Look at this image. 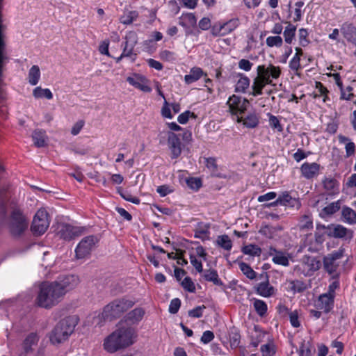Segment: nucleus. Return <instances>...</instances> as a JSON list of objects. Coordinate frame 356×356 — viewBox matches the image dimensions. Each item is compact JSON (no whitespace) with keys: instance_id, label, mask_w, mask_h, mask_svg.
<instances>
[{"instance_id":"61","label":"nucleus","mask_w":356,"mask_h":356,"mask_svg":"<svg viewBox=\"0 0 356 356\" xmlns=\"http://www.w3.org/2000/svg\"><path fill=\"white\" fill-rule=\"evenodd\" d=\"M261 352L262 356H273L275 354L274 346L270 343L262 345L261 346Z\"/></svg>"},{"instance_id":"10","label":"nucleus","mask_w":356,"mask_h":356,"mask_svg":"<svg viewBox=\"0 0 356 356\" xmlns=\"http://www.w3.org/2000/svg\"><path fill=\"white\" fill-rule=\"evenodd\" d=\"M97 242V237L95 235H89L83 238L75 248L76 258L80 259L90 255L93 247Z\"/></svg>"},{"instance_id":"24","label":"nucleus","mask_w":356,"mask_h":356,"mask_svg":"<svg viewBox=\"0 0 356 356\" xmlns=\"http://www.w3.org/2000/svg\"><path fill=\"white\" fill-rule=\"evenodd\" d=\"M271 84L270 83L262 79V78L256 76L252 81L251 86V91L249 95L253 97H257L263 94V89L266 85Z\"/></svg>"},{"instance_id":"5","label":"nucleus","mask_w":356,"mask_h":356,"mask_svg":"<svg viewBox=\"0 0 356 356\" xmlns=\"http://www.w3.org/2000/svg\"><path fill=\"white\" fill-rule=\"evenodd\" d=\"M344 252V248H340L323 257V269L330 276L335 275L336 278L340 277L339 260L343 257Z\"/></svg>"},{"instance_id":"11","label":"nucleus","mask_w":356,"mask_h":356,"mask_svg":"<svg viewBox=\"0 0 356 356\" xmlns=\"http://www.w3.org/2000/svg\"><path fill=\"white\" fill-rule=\"evenodd\" d=\"M47 216L48 213L44 210L40 209L36 212L31 225V231L35 234L41 235L47 231L49 225Z\"/></svg>"},{"instance_id":"29","label":"nucleus","mask_w":356,"mask_h":356,"mask_svg":"<svg viewBox=\"0 0 356 356\" xmlns=\"http://www.w3.org/2000/svg\"><path fill=\"white\" fill-rule=\"evenodd\" d=\"M303 264L308 266L309 271L314 273L321 267V261L315 257L305 255L301 259Z\"/></svg>"},{"instance_id":"16","label":"nucleus","mask_w":356,"mask_h":356,"mask_svg":"<svg viewBox=\"0 0 356 356\" xmlns=\"http://www.w3.org/2000/svg\"><path fill=\"white\" fill-rule=\"evenodd\" d=\"M256 293L264 298H269L275 294L276 289L269 283V276L266 275V280L259 283L254 287Z\"/></svg>"},{"instance_id":"23","label":"nucleus","mask_w":356,"mask_h":356,"mask_svg":"<svg viewBox=\"0 0 356 356\" xmlns=\"http://www.w3.org/2000/svg\"><path fill=\"white\" fill-rule=\"evenodd\" d=\"M145 314L143 308L136 307L124 316V321L130 324H137L143 319Z\"/></svg>"},{"instance_id":"40","label":"nucleus","mask_w":356,"mask_h":356,"mask_svg":"<svg viewBox=\"0 0 356 356\" xmlns=\"http://www.w3.org/2000/svg\"><path fill=\"white\" fill-rule=\"evenodd\" d=\"M296 26L291 23L288 24V26L285 27L283 35L284 37V41L287 44H291L293 38L296 35Z\"/></svg>"},{"instance_id":"31","label":"nucleus","mask_w":356,"mask_h":356,"mask_svg":"<svg viewBox=\"0 0 356 356\" xmlns=\"http://www.w3.org/2000/svg\"><path fill=\"white\" fill-rule=\"evenodd\" d=\"M39 337L36 332L29 334L23 341L22 347L26 353L32 350V346L37 345Z\"/></svg>"},{"instance_id":"47","label":"nucleus","mask_w":356,"mask_h":356,"mask_svg":"<svg viewBox=\"0 0 356 356\" xmlns=\"http://www.w3.org/2000/svg\"><path fill=\"white\" fill-rule=\"evenodd\" d=\"M186 183L188 188L195 191H197L202 186V179L198 177L186 178Z\"/></svg>"},{"instance_id":"60","label":"nucleus","mask_w":356,"mask_h":356,"mask_svg":"<svg viewBox=\"0 0 356 356\" xmlns=\"http://www.w3.org/2000/svg\"><path fill=\"white\" fill-rule=\"evenodd\" d=\"M181 286L186 291L190 293H193L195 291V284L190 277H186L184 279V280L181 282Z\"/></svg>"},{"instance_id":"36","label":"nucleus","mask_w":356,"mask_h":356,"mask_svg":"<svg viewBox=\"0 0 356 356\" xmlns=\"http://www.w3.org/2000/svg\"><path fill=\"white\" fill-rule=\"evenodd\" d=\"M216 243L218 246L227 251H230L232 248V241L227 234L218 236Z\"/></svg>"},{"instance_id":"59","label":"nucleus","mask_w":356,"mask_h":356,"mask_svg":"<svg viewBox=\"0 0 356 356\" xmlns=\"http://www.w3.org/2000/svg\"><path fill=\"white\" fill-rule=\"evenodd\" d=\"M181 300L178 298H173L170 303L168 312L172 314H175L178 312L181 307Z\"/></svg>"},{"instance_id":"45","label":"nucleus","mask_w":356,"mask_h":356,"mask_svg":"<svg viewBox=\"0 0 356 356\" xmlns=\"http://www.w3.org/2000/svg\"><path fill=\"white\" fill-rule=\"evenodd\" d=\"M127 81L132 86L136 88H138L140 86L141 82H147L148 80L145 76L140 75L138 74H134V77L128 76L127 78Z\"/></svg>"},{"instance_id":"30","label":"nucleus","mask_w":356,"mask_h":356,"mask_svg":"<svg viewBox=\"0 0 356 356\" xmlns=\"http://www.w3.org/2000/svg\"><path fill=\"white\" fill-rule=\"evenodd\" d=\"M204 72L198 67H192L188 74L184 76V81L186 84H191L198 81L203 75Z\"/></svg>"},{"instance_id":"26","label":"nucleus","mask_w":356,"mask_h":356,"mask_svg":"<svg viewBox=\"0 0 356 356\" xmlns=\"http://www.w3.org/2000/svg\"><path fill=\"white\" fill-rule=\"evenodd\" d=\"M179 25L185 28L186 29H188L190 27H195L197 24V19L194 14L193 13H184L181 17L179 18ZM186 35H189L191 33L186 30Z\"/></svg>"},{"instance_id":"15","label":"nucleus","mask_w":356,"mask_h":356,"mask_svg":"<svg viewBox=\"0 0 356 356\" xmlns=\"http://www.w3.org/2000/svg\"><path fill=\"white\" fill-rule=\"evenodd\" d=\"M334 298L326 293L320 295L316 303V307L323 310L326 314L330 312L334 308Z\"/></svg>"},{"instance_id":"19","label":"nucleus","mask_w":356,"mask_h":356,"mask_svg":"<svg viewBox=\"0 0 356 356\" xmlns=\"http://www.w3.org/2000/svg\"><path fill=\"white\" fill-rule=\"evenodd\" d=\"M79 280L78 276L74 275H68L58 282V285L63 289L64 296L68 291L74 289L79 284Z\"/></svg>"},{"instance_id":"13","label":"nucleus","mask_w":356,"mask_h":356,"mask_svg":"<svg viewBox=\"0 0 356 356\" xmlns=\"http://www.w3.org/2000/svg\"><path fill=\"white\" fill-rule=\"evenodd\" d=\"M168 144L172 159L178 158L182 152L181 143L177 134L172 131L168 134Z\"/></svg>"},{"instance_id":"42","label":"nucleus","mask_w":356,"mask_h":356,"mask_svg":"<svg viewBox=\"0 0 356 356\" xmlns=\"http://www.w3.org/2000/svg\"><path fill=\"white\" fill-rule=\"evenodd\" d=\"M239 24L238 18H233L227 22H222L223 33H225V35L235 30L239 26Z\"/></svg>"},{"instance_id":"58","label":"nucleus","mask_w":356,"mask_h":356,"mask_svg":"<svg viewBox=\"0 0 356 356\" xmlns=\"http://www.w3.org/2000/svg\"><path fill=\"white\" fill-rule=\"evenodd\" d=\"M206 309V306L202 305L200 306H197L193 309L188 311V316L191 318H201L203 316V310Z\"/></svg>"},{"instance_id":"63","label":"nucleus","mask_w":356,"mask_h":356,"mask_svg":"<svg viewBox=\"0 0 356 356\" xmlns=\"http://www.w3.org/2000/svg\"><path fill=\"white\" fill-rule=\"evenodd\" d=\"M269 71L270 79H277L280 77L281 74V69L279 66H275L272 64H270L268 67Z\"/></svg>"},{"instance_id":"34","label":"nucleus","mask_w":356,"mask_h":356,"mask_svg":"<svg viewBox=\"0 0 356 356\" xmlns=\"http://www.w3.org/2000/svg\"><path fill=\"white\" fill-rule=\"evenodd\" d=\"M341 215L344 222L350 225L356 223V212L350 207L344 206L342 209Z\"/></svg>"},{"instance_id":"3","label":"nucleus","mask_w":356,"mask_h":356,"mask_svg":"<svg viewBox=\"0 0 356 356\" xmlns=\"http://www.w3.org/2000/svg\"><path fill=\"white\" fill-rule=\"evenodd\" d=\"M76 323L72 316L66 317L58 322L49 334L51 343L57 345L68 339L73 333Z\"/></svg>"},{"instance_id":"52","label":"nucleus","mask_w":356,"mask_h":356,"mask_svg":"<svg viewBox=\"0 0 356 356\" xmlns=\"http://www.w3.org/2000/svg\"><path fill=\"white\" fill-rule=\"evenodd\" d=\"M299 43L302 47H306L310 43L308 39L309 33L307 29L301 28L298 31Z\"/></svg>"},{"instance_id":"25","label":"nucleus","mask_w":356,"mask_h":356,"mask_svg":"<svg viewBox=\"0 0 356 356\" xmlns=\"http://www.w3.org/2000/svg\"><path fill=\"white\" fill-rule=\"evenodd\" d=\"M205 164L207 168L211 172L212 177L220 178V179H227L228 176L225 174H223L218 170V166L216 162V159L213 157H209L205 159Z\"/></svg>"},{"instance_id":"6","label":"nucleus","mask_w":356,"mask_h":356,"mask_svg":"<svg viewBox=\"0 0 356 356\" xmlns=\"http://www.w3.org/2000/svg\"><path fill=\"white\" fill-rule=\"evenodd\" d=\"M28 225V220L20 209H15L12 211L8 229L13 237L16 238L22 236L27 229Z\"/></svg>"},{"instance_id":"4","label":"nucleus","mask_w":356,"mask_h":356,"mask_svg":"<svg viewBox=\"0 0 356 356\" xmlns=\"http://www.w3.org/2000/svg\"><path fill=\"white\" fill-rule=\"evenodd\" d=\"M135 305V301L125 296L115 299L106 305L102 313L105 321H112L120 318L124 312Z\"/></svg>"},{"instance_id":"37","label":"nucleus","mask_w":356,"mask_h":356,"mask_svg":"<svg viewBox=\"0 0 356 356\" xmlns=\"http://www.w3.org/2000/svg\"><path fill=\"white\" fill-rule=\"evenodd\" d=\"M33 95L35 98H46L47 99H51L53 94L49 88H42L38 86L33 89Z\"/></svg>"},{"instance_id":"1","label":"nucleus","mask_w":356,"mask_h":356,"mask_svg":"<svg viewBox=\"0 0 356 356\" xmlns=\"http://www.w3.org/2000/svg\"><path fill=\"white\" fill-rule=\"evenodd\" d=\"M63 298V290L58 281L42 282L35 299V305L40 308L49 309L58 305Z\"/></svg>"},{"instance_id":"38","label":"nucleus","mask_w":356,"mask_h":356,"mask_svg":"<svg viewBox=\"0 0 356 356\" xmlns=\"http://www.w3.org/2000/svg\"><path fill=\"white\" fill-rule=\"evenodd\" d=\"M244 254L250 255L252 257H259L261 254V248L256 244H249L245 245L241 249Z\"/></svg>"},{"instance_id":"39","label":"nucleus","mask_w":356,"mask_h":356,"mask_svg":"<svg viewBox=\"0 0 356 356\" xmlns=\"http://www.w3.org/2000/svg\"><path fill=\"white\" fill-rule=\"evenodd\" d=\"M40 77V71L38 65H33L29 72V82L31 86L38 84Z\"/></svg>"},{"instance_id":"2","label":"nucleus","mask_w":356,"mask_h":356,"mask_svg":"<svg viewBox=\"0 0 356 356\" xmlns=\"http://www.w3.org/2000/svg\"><path fill=\"white\" fill-rule=\"evenodd\" d=\"M134 330L120 327L108 335L104 341V348L109 353L126 348L134 343Z\"/></svg>"},{"instance_id":"27","label":"nucleus","mask_w":356,"mask_h":356,"mask_svg":"<svg viewBox=\"0 0 356 356\" xmlns=\"http://www.w3.org/2000/svg\"><path fill=\"white\" fill-rule=\"evenodd\" d=\"M236 76L239 79L235 85V92L246 93L250 85V79L243 73H238Z\"/></svg>"},{"instance_id":"43","label":"nucleus","mask_w":356,"mask_h":356,"mask_svg":"<svg viewBox=\"0 0 356 356\" xmlns=\"http://www.w3.org/2000/svg\"><path fill=\"white\" fill-rule=\"evenodd\" d=\"M289 287L291 291L296 293H302L307 289L306 284L301 280H295L289 282Z\"/></svg>"},{"instance_id":"57","label":"nucleus","mask_w":356,"mask_h":356,"mask_svg":"<svg viewBox=\"0 0 356 356\" xmlns=\"http://www.w3.org/2000/svg\"><path fill=\"white\" fill-rule=\"evenodd\" d=\"M267 115L269 117L268 122L270 127L274 129L277 130L278 131H282L283 127L280 124L279 119L270 113H268Z\"/></svg>"},{"instance_id":"55","label":"nucleus","mask_w":356,"mask_h":356,"mask_svg":"<svg viewBox=\"0 0 356 356\" xmlns=\"http://www.w3.org/2000/svg\"><path fill=\"white\" fill-rule=\"evenodd\" d=\"M190 118L196 119L197 116L193 112H191L190 111H186L178 116L177 121L179 122V123L181 124H185L188 122Z\"/></svg>"},{"instance_id":"56","label":"nucleus","mask_w":356,"mask_h":356,"mask_svg":"<svg viewBox=\"0 0 356 356\" xmlns=\"http://www.w3.org/2000/svg\"><path fill=\"white\" fill-rule=\"evenodd\" d=\"M283 44V40L281 36H269L266 38V44L270 47H280Z\"/></svg>"},{"instance_id":"12","label":"nucleus","mask_w":356,"mask_h":356,"mask_svg":"<svg viewBox=\"0 0 356 356\" xmlns=\"http://www.w3.org/2000/svg\"><path fill=\"white\" fill-rule=\"evenodd\" d=\"M125 42H122V56H127L131 58L133 62L136 59V54L134 53V49L137 44V37L135 33H129L125 37Z\"/></svg>"},{"instance_id":"64","label":"nucleus","mask_w":356,"mask_h":356,"mask_svg":"<svg viewBox=\"0 0 356 356\" xmlns=\"http://www.w3.org/2000/svg\"><path fill=\"white\" fill-rule=\"evenodd\" d=\"M8 207L7 204L3 200H0V224L3 225L7 218Z\"/></svg>"},{"instance_id":"35","label":"nucleus","mask_w":356,"mask_h":356,"mask_svg":"<svg viewBox=\"0 0 356 356\" xmlns=\"http://www.w3.org/2000/svg\"><path fill=\"white\" fill-rule=\"evenodd\" d=\"M296 54L289 62V67L293 71H298L300 67V56L303 54V51L300 47H296Z\"/></svg>"},{"instance_id":"20","label":"nucleus","mask_w":356,"mask_h":356,"mask_svg":"<svg viewBox=\"0 0 356 356\" xmlns=\"http://www.w3.org/2000/svg\"><path fill=\"white\" fill-rule=\"evenodd\" d=\"M280 204L298 209L301 202L298 198L293 197L289 191H284L279 195Z\"/></svg>"},{"instance_id":"49","label":"nucleus","mask_w":356,"mask_h":356,"mask_svg":"<svg viewBox=\"0 0 356 356\" xmlns=\"http://www.w3.org/2000/svg\"><path fill=\"white\" fill-rule=\"evenodd\" d=\"M159 57L161 60L167 62L173 63L176 61L177 56L174 51L169 50H162L159 53Z\"/></svg>"},{"instance_id":"50","label":"nucleus","mask_w":356,"mask_h":356,"mask_svg":"<svg viewBox=\"0 0 356 356\" xmlns=\"http://www.w3.org/2000/svg\"><path fill=\"white\" fill-rule=\"evenodd\" d=\"M300 228L302 230H310L313 228V220L310 216L304 215L300 221Z\"/></svg>"},{"instance_id":"17","label":"nucleus","mask_w":356,"mask_h":356,"mask_svg":"<svg viewBox=\"0 0 356 356\" xmlns=\"http://www.w3.org/2000/svg\"><path fill=\"white\" fill-rule=\"evenodd\" d=\"M320 168L321 165L317 163L305 162L300 167L301 175L303 177L311 179L318 175Z\"/></svg>"},{"instance_id":"22","label":"nucleus","mask_w":356,"mask_h":356,"mask_svg":"<svg viewBox=\"0 0 356 356\" xmlns=\"http://www.w3.org/2000/svg\"><path fill=\"white\" fill-rule=\"evenodd\" d=\"M340 31L348 42L356 46V27L353 24L343 23Z\"/></svg>"},{"instance_id":"8","label":"nucleus","mask_w":356,"mask_h":356,"mask_svg":"<svg viewBox=\"0 0 356 356\" xmlns=\"http://www.w3.org/2000/svg\"><path fill=\"white\" fill-rule=\"evenodd\" d=\"M249 104L250 102L248 99L236 95L230 96L227 102L229 111L232 116L236 117V120L246 112Z\"/></svg>"},{"instance_id":"62","label":"nucleus","mask_w":356,"mask_h":356,"mask_svg":"<svg viewBox=\"0 0 356 356\" xmlns=\"http://www.w3.org/2000/svg\"><path fill=\"white\" fill-rule=\"evenodd\" d=\"M223 31L222 22H219L211 26V33L213 36L225 35Z\"/></svg>"},{"instance_id":"48","label":"nucleus","mask_w":356,"mask_h":356,"mask_svg":"<svg viewBox=\"0 0 356 356\" xmlns=\"http://www.w3.org/2000/svg\"><path fill=\"white\" fill-rule=\"evenodd\" d=\"M341 208V202L337 200L336 202L329 204L327 206L323 209V212L327 216H331L337 212Z\"/></svg>"},{"instance_id":"14","label":"nucleus","mask_w":356,"mask_h":356,"mask_svg":"<svg viewBox=\"0 0 356 356\" xmlns=\"http://www.w3.org/2000/svg\"><path fill=\"white\" fill-rule=\"evenodd\" d=\"M3 24L2 21V17L0 14V77L3 74V66L9 61V57L7 55L6 50V42L4 41L3 35Z\"/></svg>"},{"instance_id":"46","label":"nucleus","mask_w":356,"mask_h":356,"mask_svg":"<svg viewBox=\"0 0 356 356\" xmlns=\"http://www.w3.org/2000/svg\"><path fill=\"white\" fill-rule=\"evenodd\" d=\"M138 17V13L136 10L128 11L120 17V22L124 24H131Z\"/></svg>"},{"instance_id":"7","label":"nucleus","mask_w":356,"mask_h":356,"mask_svg":"<svg viewBox=\"0 0 356 356\" xmlns=\"http://www.w3.org/2000/svg\"><path fill=\"white\" fill-rule=\"evenodd\" d=\"M86 229L85 227L74 226L66 222H60L57 227V235L60 239L71 241L81 236Z\"/></svg>"},{"instance_id":"28","label":"nucleus","mask_w":356,"mask_h":356,"mask_svg":"<svg viewBox=\"0 0 356 356\" xmlns=\"http://www.w3.org/2000/svg\"><path fill=\"white\" fill-rule=\"evenodd\" d=\"M47 136L42 129H35L32 134L33 144L37 147H44L47 145Z\"/></svg>"},{"instance_id":"18","label":"nucleus","mask_w":356,"mask_h":356,"mask_svg":"<svg viewBox=\"0 0 356 356\" xmlns=\"http://www.w3.org/2000/svg\"><path fill=\"white\" fill-rule=\"evenodd\" d=\"M238 123H242L243 125L248 129H254L258 127L259 124V117L255 112L249 113L245 117L238 118L236 120Z\"/></svg>"},{"instance_id":"41","label":"nucleus","mask_w":356,"mask_h":356,"mask_svg":"<svg viewBox=\"0 0 356 356\" xmlns=\"http://www.w3.org/2000/svg\"><path fill=\"white\" fill-rule=\"evenodd\" d=\"M239 268L241 272L250 280H254L257 277V273L251 268V266L241 261L238 264Z\"/></svg>"},{"instance_id":"33","label":"nucleus","mask_w":356,"mask_h":356,"mask_svg":"<svg viewBox=\"0 0 356 356\" xmlns=\"http://www.w3.org/2000/svg\"><path fill=\"white\" fill-rule=\"evenodd\" d=\"M229 340L232 349H235L239 346L241 342V334L239 330L232 327L229 329L228 332Z\"/></svg>"},{"instance_id":"51","label":"nucleus","mask_w":356,"mask_h":356,"mask_svg":"<svg viewBox=\"0 0 356 356\" xmlns=\"http://www.w3.org/2000/svg\"><path fill=\"white\" fill-rule=\"evenodd\" d=\"M272 260L275 264L282 265L283 266H288L289 265L288 257H286L282 251L274 255Z\"/></svg>"},{"instance_id":"9","label":"nucleus","mask_w":356,"mask_h":356,"mask_svg":"<svg viewBox=\"0 0 356 356\" xmlns=\"http://www.w3.org/2000/svg\"><path fill=\"white\" fill-rule=\"evenodd\" d=\"M330 238H341L345 241H351L354 236L353 229H348L340 224L331 223L328 225L327 231H325Z\"/></svg>"},{"instance_id":"21","label":"nucleus","mask_w":356,"mask_h":356,"mask_svg":"<svg viewBox=\"0 0 356 356\" xmlns=\"http://www.w3.org/2000/svg\"><path fill=\"white\" fill-rule=\"evenodd\" d=\"M203 277L206 281L212 282L216 286H220L223 291H226L227 287L219 277L218 271L216 269L210 268L205 270Z\"/></svg>"},{"instance_id":"53","label":"nucleus","mask_w":356,"mask_h":356,"mask_svg":"<svg viewBox=\"0 0 356 356\" xmlns=\"http://www.w3.org/2000/svg\"><path fill=\"white\" fill-rule=\"evenodd\" d=\"M257 76L262 78V79L272 83V79H270L269 71L268 67L264 65H259L257 68Z\"/></svg>"},{"instance_id":"44","label":"nucleus","mask_w":356,"mask_h":356,"mask_svg":"<svg viewBox=\"0 0 356 356\" xmlns=\"http://www.w3.org/2000/svg\"><path fill=\"white\" fill-rule=\"evenodd\" d=\"M254 307L257 314L261 317L266 315L268 310L267 304L264 300L259 299H254Z\"/></svg>"},{"instance_id":"54","label":"nucleus","mask_w":356,"mask_h":356,"mask_svg":"<svg viewBox=\"0 0 356 356\" xmlns=\"http://www.w3.org/2000/svg\"><path fill=\"white\" fill-rule=\"evenodd\" d=\"M340 277H335V275L330 276V280H332V282L328 286L327 292L326 293L335 297V291L340 286Z\"/></svg>"},{"instance_id":"32","label":"nucleus","mask_w":356,"mask_h":356,"mask_svg":"<svg viewBox=\"0 0 356 356\" xmlns=\"http://www.w3.org/2000/svg\"><path fill=\"white\" fill-rule=\"evenodd\" d=\"M324 188L332 193H339V182L334 178L325 177L322 181Z\"/></svg>"}]
</instances>
